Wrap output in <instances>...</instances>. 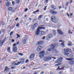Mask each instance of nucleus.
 I'll list each match as a JSON object with an SVG mask.
<instances>
[{
	"mask_svg": "<svg viewBox=\"0 0 74 74\" xmlns=\"http://www.w3.org/2000/svg\"><path fill=\"white\" fill-rule=\"evenodd\" d=\"M34 56H35L34 54H31L29 56L30 60H33V59H34Z\"/></svg>",
	"mask_w": 74,
	"mask_h": 74,
	"instance_id": "10",
	"label": "nucleus"
},
{
	"mask_svg": "<svg viewBox=\"0 0 74 74\" xmlns=\"http://www.w3.org/2000/svg\"><path fill=\"white\" fill-rule=\"evenodd\" d=\"M60 64H58L55 65V66H56V67L57 66H58V65H59Z\"/></svg>",
	"mask_w": 74,
	"mask_h": 74,
	"instance_id": "51",
	"label": "nucleus"
},
{
	"mask_svg": "<svg viewBox=\"0 0 74 74\" xmlns=\"http://www.w3.org/2000/svg\"><path fill=\"white\" fill-rule=\"evenodd\" d=\"M47 58H48V61L50 60H51L53 58L51 56H47Z\"/></svg>",
	"mask_w": 74,
	"mask_h": 74,
	"instance_id": "18",
	"label": "nucleus"
},
{
	"mask_svg": "<svg viewBox=\"0 0 74 74\" xmlns=\"http://www.w3.org/2000/svg\"><path fill=\"white\" fill-rule=\"evenodd\" d=\"M10 69H15V67L13 66H11L10 67Z\"/></svg>",
	"mask_w": 74,
	"mask_h": 74,
	"instance_id": "34",
	"label": "nucleus"
},
{
	"mask_svg": "<svg viewBox=\"0 0 74 74\" xmlns=\"http://www.w3.org/2000/svg\"><path fill=\"white\" fill-rule=\"evenodd\" d=\"M57 31L59 35H62L63 34V32H62V30L60 29H58Z\"/></svg>",
	"mask_w": 74,
	"mask_h": 74,
	"instance_id": "13",
	"label": "nucleus"
},
{
	"mask_svg": "<svg viewBox=\"0 0 74 74\" xmlns=\"http://www.w3.org/2000/svg\"><path fill=\"white\" fill-rule=\"evenodd\" d=\"M45 38V36H44L42 38V39L43 40H44Z\"/></svg>",
	"mask_w": 74,
	"mask_h": 74,
	"instance_id": "50",
	"label": "nucleus"
},
{
	"mask_svg": "<svg viewBox=\"0 0 74 74\" xmlns=\"http://www.w3.org/2000/svg\"><path fill=\"white\" fill-rule=\"evenodd\" d=\"M50 12H51V14H53V15H55L57 13H58V12L56 11H53L52 10H51L50 11Z\"/></svg>",
	"mask_w": 74,
	"mask_h": 74,
	"instance_id": "11",
	"label": "nucleus"
},
{
	"mask_svg": "<svg viewBox=\"0 0 74 74\" xmlns=\"http://www.w3.org/2000/svg\"><path fill=\"white\" fill-rule=\"evenodd\" d=\"M20 63H21L20 62H18L17 63H13V64L14 65H15V66H18V65Z\"/></svg>",
	"mask_w": 74,
	"mask_h": 74,
	"instance_id": "21",
	"label": "nucleus"
},
{
	"mask_svg": "<svg viewBox=\"0 0 74 74\" xmlns=\"http://www.w3.org/2000/svg\"><path fill=\"white\" fill-rule=\"evenodd\" d=\"M51 21L52 22H54V23H57L58 21V19H57L55 16H52L51 17Z\"/></svg>",
	"mask_w": 74,
	"mask_h": 74,
	"instance_id": "2",
	"label": "nucleus"
},
{
	"mask_svg": "<svg viewBox=\"0 0 74 74\" xmlns=\"http://www.w3.org/2000/svg\"><path fill=\"white\" fill-rule=\"evenodd\" d=\"M39 10H37L36 11V12H39Z\"/></svg>",
	"mask_w": 74,
	"mask_h": 74,
	"instance_id": "59",
	"label": "nucleus"
},
{
	"mask_svg": "<svg viewBox=\"0 0 74 74\" xmlns=\"http://www.w3.org/2000/svg\"><path fill=\"white\" fill-rule=\"evenodd\" d=\"M37 26H38V24L37 23H35L33 27L32 28V30H34V28L36 27Z\"/></svg>",
	"mask_w": 74,
	"mask_h": 74,
	"instance_id": "12",
	"label": "nucleus"
},
{
	"mask_svg": "<svg viewBox=\"0 0 74 74\" xmlns=\"http://www.w3.org/2000/svg\"><path fill=\"white\" fill-rule=\"evenodd\" d=\"M7 70H8V67H6L5 68V69L4 70V71H7Z\"/></svg>",
	"mask_w": 74,
	"mask_h": 74,
	"instance_id": "36",
	"label": "nucleus"
},
{
	"mask_svg": "<svg viewBox=\"0 0 74 74\" xmlns=\"http://www.w3.org/2000/svg\"><path fill=\"white\" fill-rule=\"evenodd\" d=\"M69 3H68V2L66 4V5H65V6L66 5V6H67V5H69Z\"/></svg>",
	"mask_w": 74,
	"mask_h": 74,
	"instance_id": "52",
	"label": "nucleus"
},
{
	"mask_svg": "<svg viewBox=\"0 0 74 74\" xmlns=\"http://www.w3.org/2000/svg\"><path fill=\"white\" fill-rule=\"evenodd\" d=\"M42 17V15H40L38 17V19H41Z\"/></svg>",
	"mask_w": 74,
	"mask_h": 74,
	"instance_id": "26",
	"label": "nucleus"
},
{
	"mask_svg": "<svg viewBox=\"0 0 74 74\" xmlns=\"http://www.w3.org/2000/svg\"><path fill=\"white\" fill-rule=\"evenodd\" d=\"M17 51V47H13V52H16Z\"/></svg>",
	"mask_w": 74,
	"mask_h": 74,
	"instance_id": "16",
	"label": "nucleus"
},
{
	"mask_svg": "<svg viewBox=\"0 0 74 74\" xmlns=\"http://www.w3.org/2000/svg\"><path fill=\"white\" fill-rule=\"evenodd\" d=\"M17 37H16V38H19V37H21V36H20V35H19V34H17Z\"/></svg>",
	"mask_w": 74,
	"mask_h": 74,
	"instance_id": "35",
	"label": "nucleus"
},
{
	"mask_svg": "<svg viewBox=\"0 0 74 74\" xmlns=\"http://www.w3.org/2000/svg\"><path fill=\"white\" fill-rule=\"evenodd\" d=\"M16 3H17V4H19V3H20V1L19 0H16Z\"/></svg>",
	"mask_w": 74,
	"mask_h": 74,
	"instance_id": "31",
	"label": "nucleus"
},
{
	"mask_svg": "<svg viewBox=\"0 0 74 74\" xmlns=\"http://www.w3.org/2000/svg\"><path fill=\"white\" fill-rule=\"evenodd\" d=\"M68 46H72V45H73V44H72V42H71V43H69L68 44Z\"/></svg>",
	"mask_w": 74,
	"mask_h": 74,
	"instance_id": "23",
	"label": "nucleus"
},
{
	"mask_svg": "<svg viewBox=\"0 0 74 74\" xmlns=\"http://www.w3.org/2000/svg\"><path fill=\"white\" fill-rule=\"evenodd\" d=\"M25 60V59L23 58H22L21 59V60L20 61V62L21 63H22V64H23L24 63V61Z\"/></svg>",
	"mask_w": 74,
	"mask_h": 74,
	"instance_id": "17",
	"label": "nucleus"
},
{
	"mask_svg": "<svg viewBox=\"0 0 74 74\" xmlns=\"http://www.w3.org/2000/svg\"><path fill=\"white\" fill-rule=\"evenodd\" d=\"M42 48H43V47L42 46H39L38 47L37 49V51H40L42 49Z\"/></svg>",
	"mask_w": 74,
	"mask_h": 74,
	"instance_id": "8",
	"label": "nucleus"
},
{
	"mask_svg": "<svg viewBox=\"0 0 74 74\" xmlns=\"http://www.w3.org/2000/svg\"><path fill=\"white\" fill-rule=\"evenodd\" d=\"M42 29H43L42 27H39L38 28V29L39 30H40V29H41V30H42Z\"/></svg>",
	"mask_w": 74,
	"mask_h": 74,
	"instance_id": "32",
	"label": "nucleus"
},
{
	"mask_svg": "<svg viewBox=\"0 0 74 74\" xmlns=\"http://www.w3.org/2000/svg\"><path fill=\"white\" fill-rule=\"evenodd\" d=\"M28 37L26 36V35H25V37L24 38V39H23V44H25L26 42V40L28 39Z\"/></svg>",
	"mask_w": 74,
	"mask_h": 74,
	"instance_id": "4",
	"label": "nucleus"
},
{
	"mask_svg": "<svg viewBox=\"0 0 74 74\" xmlns=\"http://www.w3.org/2000/svg\"><path fill=\"white\" fill-rule=\"evenodd\" d=\"M49 1V0H46L45 2L46 3H48V1Z\"/></svg>",
	"mask_w": 74,
	"mask_h": 74,
	"instance_id": "54",
	"label": "nucleus"
},
{
	"mask_svg": "<svg viewBox=\"0 0 74 74\" xmlns=\"http://www.w3.org/2000/svg\"><path fill=\"white\" fill-rule=\"evenodd\" d=\"M51 48H50V49H47V51H48V52H50L51 51Z\"/></svg>",
	"mask_w": 74,
	"mask_h": 74,
	"instance_id": "41",
	"label": "nucleus"
},
{
	"mask_svg": "<svg viewBox=\"0 0 74 74\" xmlns=\"http://www.w3.org/2000/svg\"><path fill=\"white\" fill-rule=\"evenodd\" d=\"M28 62H29V60H27L25 62V63H27Z\"/></svg>",
	"mask_w": 74,
	"mask_h": 74,
	"instance_id": "53",
	"label": "nucleus"
},
{
	"mask_svg": "<svg viewBox=\"0 0 74 74\" xmlns=\"http://www.w3.org/2000/svg\"><path fill=\"white\" fill-rule=\"evenodd\" d=\"M6 5L7 7H8L10 5V3L9 2H7L6 3Z\"/></svg>",
	"mask_w": 74,
	"mask_h": 74,
	"instance_id": "30",
	"label": "nucleus"
},
{
	"mask_svg": "<svg viewBox=\"0 0 74 74\" xmlns=\"http://www.w3.org/2000/svg\"><path fill=\"white\" fill-rule=\"evenodd\" d=\"M61 8V6H59V9H60Z\"/></svg>",
	"mask_w": 74,
	"mask_h": 74,
	"instance_id": "62",
	"label": "nucleus"
},
{
	"mask_svg": "<svg viewBox=\"0 0 74 74\" xmlns=\"http://www.w3.org/2000/svg\"><path fill=\"white\" fill-rule=\"evenodd\" d=\"M63 54H64V55H69V53L64 52Z\"/></svg>",
	"mask_w": 74,
	"mask_h": 74,
	"instance_id": "27",
	"label": "nucleus"
},
{
	"mask_svg": "<svg viewBox=\"0 0 74 74\" xmlns=\"http://www.w3.org/2000/svg\"><path fill=\"white\" fill-rule=\"evenodd\" d=\"M44 74V72H42L41 73V74Z\"/></svg>",
	"mask_w": 74,
	"mask_h": 74,
	"instance_id": "60",
	"label": "nucleus"
},
{
	"mask_svg": "<svg viewBox=\"0 0 74 74\" xmlns=\"http://www.w3.org/2000/svg\"><path fill=\"white\" fill-rule=\"evenodd\" d=\"M53 34L54 36H55L56 34V32L55 31H54L53 32Z\"/></svg>",
	"mask_w": 74,
	"mask_h": 74,
	"instance_id": "38",
	"label": "nucleus"
},
{
	"mask_svg": "<svg viewBox=\"0 0 74 74\" xmlns=\"http://www.w3.org/2000/svg\"><path fill=\"white\" fill-rule=\"evenodd\" d=\"M7 51L9 52H10L11 51V50H10V47H8L7 49Z\"/></svg>",
	"mask_w": 74,
	"mask_h": 74,
	"instance_id": "33",
	"label": "nucleus"
},
{
	"mask_svg": "<svg viewBox=\"0 0 74 74\" xmlns=\"http://www.w3.org/2000/svg\"><path fill=\"white\" fill-rule=\"evenodd\" d=\"M18 54L19 55H21V56H23V54L22 53H19Z\"/></svg>",
	"mask_w": 74,
	"mask_h": 74,
	"instance_id": "39",
	"label": "nucleus"
},
{
	"mask_svg": "<svg viewBox=\"0 0 74 74\" xmlns=\"http://www.w3.org/2000/svg\"><path fill=\"white\" fill-rule=\"evenodd\" d=\"M12 12H15V10H12Z\"/></svg>",
	"mask_w": 74,
	"mask_h": 74,
	"instance_id": "58",
	"label": "nucleus"
},
{
	"mask_svg": "<svg viewBox=\"0 0 74 74\" xmlns=\"http://www.w3.org/2000/svg\"><path fill=\"white\" fill-rule=\"evenodd\" d=\"M18 18H16V19H15V21H16L17 20H18Z\"/></svg>",
	"mask_w": 74,
	"mask_h": 74,
	"instance_id": "56",
	"label": "nucleus"
},
{
	"mask_svg": "<svg viewBox=\"0 0 74 74\" xmlns=\"http://www.w3.org/2000/svg\"><path fill=\"white\" fill-rule=\"evenodd\" d=\"M51 7V8H52V9H53L54 10L56 9V7L53 5H52Z\"/></svg>",
	"mask_w": 74,
	"mask_h": 74,
	"instance_id": "19",
	"label": "nucleus"
},
{
	"mask_svg": "<svg viewBox=\"0 0 74 74\" xmlns=\"http://www.w3.org/2000/svg\"><path fill=\"white\" fill-rule=\"evenodd\" d=\"M12 34H13V32H11L10 34V36H11L12 35Z\"/></svg>",
	"mask_w": 74,
	"mask_h": 74,
	"instance_id": "40",
	"label": "nucleus"
},
{
	"mask_svg": "<svg viewBox=\"0 0 74 74\" xmlns=\"http://www.w3.org/2000/svg\"><path fill=\"white\" fill-rule=\"evenodd\" d=\"M74 61H70L69 62V63L70 64H73V63H74Z\"/></svg>",
	"mask_w": 74,
	"mask_h": 74,
	"instance_id": "25",
	"label": "nucleus"
},
{
	"mask_svg": "<svg viewBox=\"0 0 74 74\" xmlns=\"http://www.w3.org/2000/svg\"><path fill=\"white\" fill-rule=\"evenodd\" d=\"M44 60L45 61H49L48 57H45L44 58Z\"/></svg>",
	"mask_w": 74,
	"mask_h": 74,
	"instance_id": "20",
	"label": "nucleus"
},
{
	"mask_svg": "<svg viewBox=\"0 0 74 74\" xmlns=\"http://www.w3.org/2000/svg\"><path fill=\"white\" fill-rule=\"evenodd\" d=\"M19 44V42H17L16 44V45H18Z\"/></svg>",
	"mask_w": 74,
	"mask_h": 74,
	"instance_id": "57",
	"label": "nucleus"
},
{
	"mask_svg": "<svg viewBox=\"0 0 74 74\" xmlns=\"http://www.w3.org/2000/svg\"><path fill=\"white\" fill-rule=\"evenodd\" d=\"M1 31L2 32H5V29H2L1 30Z\"/></svg>",
	"mask_w": 74,
	"mask_h": 74,
	"instance_id": "44",
	"label": "nucleus"
},
{
	"mask_svg": "<svg viewBox=\"0 0 74 74\" xmlns=\"http://www.w3.org/2000/svg\"><path fill=\"white\" fill-rule=\"evenodd\" d=\"M69 33L70 34V33H71V34H73V32H71V30H69Z\"/></svg>",
	"mask_w": 74,
	"mask_h": 74,
	"instance_id": "43",
	"label": "nucleus"
},
{
	"mask_svg": "<svg viewBox=\"0 0 74 74\" xmlns=\"http://www.w3.org/2000/svg\"><path fill=\"white\" fill-rule=\"evenodd\" d=\"M4 40H0V44H4Z\"/></svg>",
	"mask_w": 74,
	"mask_h": 74,
	"instance_id": "22",
	"label": "nucleus"
},
{
	"mask_svg": "<svg viewBox=\"0 0 74 74\" xmlns=\"http://www.w3.org/2000/svg\"><path fill=\"white\" fill-rule=\"evenodd\" d=\"M67 60H73V58H66Z\"/></svg>",
	"mask_w": 74,
	"mask_h": 74,
	"instance_id": "28",
	"label": "nucleus"
},
{
	"mask_svg": "<svg viewBox=\"0 0 74 74\" xmlns=\"http://www.w3.org/2000/svg\"><path fill=\"white\" fill-rule=\"evenodd\" d=\"M36 12H37L36 11L35 12H34V14H35V13H36Z\"/></svg>",
	"mask_w": 74,
	"mask_h": 74,
	"instance_id": "61",
	"label": "nucleus"
},
{
	"mask_svg": "<svg viewBox=\"0 0 74 74\" xmlns=\"http://www.w3.org/2000/svg\"><path fill=\"white\" fill-rule=\"evenodd\" d=\"M34 74H37V73L36 72H35Z\"/></svg>",
	"mask_w": 74,
	"mask_h": 74,
	"instance_id": "64",
	"label": "nucleus"
},
{
	"mask_svg": "<svg viewBox=\"0 0 74 74\" xmlns=\"http://www.w3.org/2000/svg\"><path fill=\"white\" fill-rule=\"evenodd\" d=\"M40 33V30L37 29V30L35 32V34L36 35H39Z\"/></svg>",
	"mask_w": 74,
	"mask_h": 74,
	"instance_id": "14",
	"label": "nucleus"
},
{
	"mask_svg": "<svg viewBox=\"0 0 74 74\" xmlns=\"http://www.w3.org/2000/svg\"><path fill=\"white\" fill-rule=\"evenodd\" d=\"M12 10H13V8L9 7L8 8V10L9 11Z\"/></svg>",
	"mask_w": 74,
	"mask_h": 74,
	"instance_id": "29",
	"label": "nucleus"
},
{
	"mask_svg": "<svg viewBox=\"0 0 74 74\" xmlns=\"http://www.w3.org/2000/svg\"><path fill=\"white\" fill-rule=\"evenodd\" d=\"M16 44H14L13 45V48H14V47H15V46H16Z\"/></svg>",
	"mask_w": 74,
	"mask_h": 74,
	"instance_id": "47",
	"label": "nucleus"
},
{
	"mask_svg": "<svg viewBox=\"0 0 74 74\" xmlns=\"http://www.w3.org/2000/svg\"><path fill=\"white\" fill-rule=\"evenodd\" d=\"M58 45L59 44L58 43H55L54 44L51 45L50 47V49H51L52 51H55V47L56 46H58Z\"/></svg>",
	"mask_w": 74,
	"mask_h": 74,
	"instance_id": "1",
	"label": "nucleus"
},
{
	"mask_svg": "<svg viewBox=\"0 0 74 74\" xmlns=\"http://www.w3.org/2000/svg\"><path fill=\"white\" fill-rule=\"evenodd\" d=\"M19 23H18L16 25V27H19Z\"/></svg>",
	"mask_w": 74,
	"mask_h": 74,
	"instance_id": "37",
	"label": "nucleus"
},
{
	"mask_svg": "<svg viewBox=\"0 0 74 74\" xmlns=\"http://www.w3.org/2000/svg\"><path fill=\"white\" fill-rule=\"evenodd\" d=\"M64 51L65 52H71V49L69 48H67V49H64Z\"/></svg>",
	"mask_w": 74,
	"mask_h": 74,
	"instance_id": "6",
	"label": "nucleus"
},
{
	"mask_svg": "<svg viewBox=\"0 0 74 74\" xmlns=\"http://www.w3.org/2000/svg\"><path fill=\"white\" fill-rule=\"evenodd\" d=\"M46 9H47V6H45L44 10L45 11V10H46Z\"/></svg>",
	"mask_w": 74,
	"mask_h": 74,
	"instance_id": "49",
	"label": "nucleus"
},
{
	"mask_svg": "<svg viewBox=\"0 0 74 74\" xmlns=\"http://www.w3.org/2000/svg\"><path fill=\"white\" fill-rule=\"evenodd\" d=\"M53 34H48L46 37V40L48 41H49L51 38H53Z\"/></svg>",
	"mask_w": 74,
	"mask_h": 74,
	"instance_id": "3",
	"label": "nucleus"
},
{
	"mask_svg": "<svg viewBox=\"0 0 74 74\" xmlns=\"http://www.w3.org/2000/svg\"><path fill=\"white\" fill-rule=\"evenodd\" d=\"M28 10V9H27V8H26L25 10V12H27Z\"/></svg>",
	"mask_w": 74,
	"mask_h": 74,
	"instance_id": "48",
	"label": "nucleus"
},
{
	"mask_svg": "<svg viewBox=\"0 0 74 74\" xmlns=\"http://www.w3.org/2000/svg\"><path fill=\"white\" fill-rule=\"evenodd\" d=\"M73 56V55L72 54H71L69 55V57L70 58H72V57Z\"/></svg>",
	"mask_w": 74,
	"mask_h": 74,
	"instance_id": "45",
	"label": "nucleus"
},
{
	"mask_svg": "<svg viewBox=\"0 0 74 74\" xmlns=\"http://www.w3.org/2000/svg\"><path fill=\"white\" fill-rule=\"evenodd\" d=\"M63 73V72L62 71H61L59 73V74H62V73Z\"/></svg>",
	"mask_w": 74,
	"mask_h": 74,
	"instance_id": "42",
	"label": "nucleus"
},
{
	"mask_svg": "<svg viewBox=\"0 0 74 74\" xmlns=\"http://www.w3.org/2000/svg\"><path fill=\"white\" fill-rule=\"evenodd\" d=\"M67 15H68V16H69V14L67 13Z\"/></svg>",
	"mask_w": 74,
	"mask_h": 74,
	"instance_id": "63",
	"label": "nucleus"
},
{
	"mask_svg": "<svg viewBox=\"0 0 74 74\" xmlns=\"http://www.w3.org/2000/svg\"><path fill=\"white\" fill-rule=\"evenodd\" d=\"M40 32V33L39 34L40 36H44V34H45V32L44 31H41Z\"/></svg>",
	"mask_w": 74,
	"mask_h": 74,
	"instance_id": "15",
	"label": "nucleus"
},
{
	"mask_svg": "<svg viewBox=\"0 0 74 74\" xmlns=\"http://www.w3.org/2000/svg\"><path fill=\"white\" fill-rule=\"evenodd\" d=\"M61 45L63 47H64V42H63L61 44Z\"/></svg>",
	"mask_w": 74,
	"mask_h": 74,
	"instance_id": "24",
	"label": "nucleus"
},
{
	"mask_svg": "<svg viewBox=\"0 0 74 74\" xmlns=\"http://www.w3.org/2000/svg\"><path fill=\"white\" fill-rule=\"evenodd\" d=\"M45 52H44V51H43L39 53V54H40L39 56L40 58H43V57H44V53Z\"/></svg>",
	"mask_w": 74,
	"mask_h": 74,
	"instance_id": "5",
	"label": "nucleus"
},
{
	"mask_svg": "<svg viewBox=\"0 0 74 74\" xmlns=\"http://www.w3.org/2000/svg\"><path fill=\"white\" fill-rule=\"evenodd\" d=\"M63 60V58H61L60 59H59L57 61H56V63H61L62 61Z\"/></svg>",
	"mask_w": 74,
	"mask_h": 74,
	"instance_id": "9",
	"label": "nucleus"
},
{
	"mask_svg": "<svg viewBox=\"0 0 74 74\" xmlns=\"http://www.w3.org/2000/svg\"><path fill=\"white\" fill-rule=\"evenodd\" d=\"M12 4L13 5H15V2H14V1H12Z\"/></svg>",
	"mask_w": 74,
	"mask_h": 74,
	"instance_id": "46",
	"label": "nucleus"
},
{
	"mask_svg": "<svg viewBox=\"0 0 74 74\" xmlns=\"http://www.w3.org/2000/svg\"><path fill=\"white\" fill-rule=\"evenodd\" d=\"M12 42H14V41H15V40H14L13 39H12Z\"/></svg>",
	"mask_w": 74,
	"mask_h": 74,
	"instance_id": "55",
	"label": "nucleus"
},
{
	"mask_svg": "<svg viewBox=\"0 0 74 74\" xmlns=\"http://www.w3.org/2000/svg\"><path fill=\"white\" fill-rule=\"evenodd\" d=\"M44 43V41L40 40L38 41V42H37L36 44L37 45H41L42 44Z\"/></svg>",
	"mask_w": 74,
	"mask_h": 74,
	"instance_id": "7",
	"label": "nucleus"
}]
</instances>
